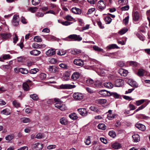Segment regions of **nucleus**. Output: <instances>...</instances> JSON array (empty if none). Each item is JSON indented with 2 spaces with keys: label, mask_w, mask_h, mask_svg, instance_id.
<instances>
[{
  "label": "nucleus",
  "mask_w": 150,
  "mask_h": 150,
  "mask_svg": "<svg viewBox=\"0 0 150 150\" xmlns=\"http://www.w3.org/2000/svg\"><path fill=\"white\" fill-rule=\"evenodd\" d=\"M54 100L55 102H57L54 104L55 107L62 111H64L66 109V107L65 105L62 104V102L60 99L55 98L54 99Z\"/></svg>",
  "instance_id": "f257e3e1"
},
{
  "label": "nucleus",
  "mask_w": 150,
  "mask_h": 150,
  "mask_svg": "<svg viewBox=\"0 0 150 150\" xmlns=\"http://www.w3.org/2000/svg\"><path fill=\"white\" fill-rule=\"evenodd\" d=\"M43 147V144L38 142L33 144L31 148L33 150H41Z\"/></svg>",
  "instance_id": "f03ea898"
},
{
  "label": "nucleus",
  "mask_w": 150,
  "mask_h": 150,
  "mask_svg": "<svg viewBox=\"0 0 150 150\" xmlns=\"http://www.w3.org/2000/svg\"><path fill=\"white\" fill-rule=\"evenodd\" d=\"M59 88L62 89H69L75 88L76 86L70 84H62L59 86Z\"/></svg>",
  "instance_id": "7ed1b4c3"
},
{
  "label": "nucleus",
  "mask_w": 150,
  "mask_h": 150,
  "mask_svg": "<svg viewBox=\"0 0 150 150\" xmlns=\"http://www.w3.org/2000/svg\"><path fill=\"white\" fill-rule=\"evenodd\" d=\"M19 18L18 16L15 15L13 16L12 21V25L14 26H17L19 24Z\"/></svg>",
  "instance_id": "20e7f679"
},
{
  "label": "nucleus",
  "mask_w": 150,
  "mask_h": 150,
  "mask_svg": "<svg viewBox=\"0 0 150 150\" xmlns=\"http://www.w3.org/2000/svg\"><path fill=\"white\" fill-rule=\"evenodd\" d=\"M68 38L74 41H80L82 40V38L79 35H69Z\"/></svg>",
  "instance_id": "39448f33"
},
{
  "label": "nucleus",
  "mask_w": 150,
  "mask_h": 150,
  "mask_svg": "<svg viewBox=\"0 0 150 150\" xmlns=\"http://www.w3.org/2000/svg\"><path fill=\"white\" fill-rule=\"evenodd\" d=\"M73 97L75 99L79 100L83 98V95L81 93H75L73 94Z\"/></svg>",
  "instance_id": "423d86ee"
},
{
  "label": "nucleus",
  "mask_w": 150,
  "mask_h": 150,
  "mask_svg": "<svg viewBox=\"0 0 150 150\" xmlns=\"http://www.w3.org/2000/svg\"><path fill=\"white\" fill-rule=\"evenodd\" d=\"M73 62L75 65L81 67L84 65V61L80 59H76L74 60Z\"/></svg>",
  "instance_id": "0eeeda50"
},
{
  "label": "nucleus",
  "mask_w": 150,
  "mask_h": 150,
  "mask_svg": "<svg viewBox=\"0 0 150 150\" xmlns=\"http://www.w3.org/2000/svg\"><path fill=\"white\" fill-rule=\"evenodd\" d=\"M124 81L122 79H119L116 80L114 83L115 86L117 87H120L124 84Z\"/></svg>",
  "instance_id": "6e6552de"
},
{
  "label": "nucleus",
  "mask_w": 150,
  "mask_h": 150,
  "mask_svg": "<svg viewBox=\"0 0 150 150\" xmlns=\"http://www.w3.org/2000/svg\"><path fill=\"white\" fill-rule=\"evenodd\" d=\"M80 115L83 116H86L88 115V111L85 108L79 109L77 110Z\"/></svg>",
  "instance_id": "1a4fd4ad"
},
{
  "label": "nucleus",
  "mask_w": 150,
  "mask_h": 150,
  "mask_svg": "<svg viewBox=\"0 0 150 150\" xmlns=\"http://www.w3.org/2000/svg\"><path fill=\"white\" fill-rule=\"evenodd\" d=\"M97 6L99 9L102 11L105 8L106 6L103 1L100 0L98 3Z\"/></svg>",
  "instance_id": "9d476101"
},
{
  "label": "nucleus",
  "mask_w": 150,
  "mask_h": 150,
  "mask_svg": "<svg viewBox=\"0 0 150 150\" xmlns=\"http://www.w3.org/2000/svg\"><path fill=\"white\" fill-rule=\"evenodd\" d=\"M80 76V74L78 72H75L72 74L71 76V79L73 81H76L79 79Z\"/></svg>",
  "instance_id": "9b49d317"
},
{
  "label": "nucleus",
  "mask_w": 150,
  "mask_h": 150,
  "mask_svg": "<svg viewBox=\"0 0 150 150\" xmlns=\"http://www.w3.org/2000/svg\"><path fill=\"white\" fill-rule=\"evenodd\" d=\"M99 93L100 95L104 96H110V92L105 90L100 91Z\"/></svg>",
  "instance_id": "f8f14e48"
},
{
  "label": "nucleus",
  "mask_w": 150,
  "mask_h": 150,
  "mask_svg": "<svg viewBox=\"0 0 150 150\" xmlns=\"http://www.w3.org/2000/svg\"><path fill=\"white\" fill-rule=\"evenodd\" d=\"M128 82L129 85L132 87L135 88L138 87V84L137 82L132 79H129L128 80Z\"/></svg>",
  "instance_id": "ddd939ff"
},
{
  "label": "nucleus",
  "mask_w": 150,
  "mask_h": 150,
  "mask_svg": "<svg viewBox=\"0 0 150 150\" xmlns=\"http://www.w3.org/2000/svg\"><path fill=\"white\" fill-rule=\"evenodd\" d=\"M49 71L51 73H55L58 71V68L55 66H50L49 68Z\"/></svg>",
  "instance_id": "4468645a"
},
{
  "label": "nucleus",
  "mask_w": 150,
  "mask_h": 150,
  "mask_svg": "<svg viewBox=\"0 0 150 150\" xmlns=\"http://www.w3.org/2000/svg\"><path fill=\"white\" fill-rule=\"evenodd\" d=\"M139 17V13L137 11L134 12L133 13V20L136 21L138 20Z\"/></svg>",
  "instance_id": "2eb2a0df"
},
{
  "label": "nucleus",
  "mask_w": 150,
  "mask_h": 150,
  "mask_svg": "<svg viewBox=\"0 0 150 150\" xmlns=\"http://www.w3.org/2000/svg\"><path fill=\"white\" fill-rule=\"evenodd\" d=\"M55 54V51L54 49L51 48L47 51L46 53V54L48 56H51Z\"/></svg>",
  "instance_id": "dca6fc26"
},
{
  "label": "nucleus",
  "mask_w": 150,
  "mask_h": 150,
  "mask_svg": "<svg viewBox=\"0 0 150 150\" xmlns=\"http://www.w3.org/2000/svg\"><path fill=\"white\" fill-rule=\"evenodd\" d=\"M30 54L35 56H37L39 55L40 53V51L37 50H34L30 52Z\"/></svg>",
  "instance_id": "f3484780"
},
{
  "label": "nucleus",
  "mask_w": 150,
  "mask_h": 150,
  "mask_svg": "<svg viewBox=\"0 0 150 150\" xmlns=\"http://www.w3.org/2000/svg\"><path fill=\"white\" fill-rule=\"evenodd\" d=\"M135 126L139 129L142 131H144L146 129L145 126L144 125L141 124H137L135 125Z\"/></svg>",
  "instance_id": "a211bd4d"
},
{
  "label": "nucleus",
  "mask_w": 150,
  "mask_h": 150,
  "mask_svg": "<svg viewBox=\"0 0 150 150\" xmlns=\"http://www.w3.org/2000/svg\"><path fill=\"white\" fill-rule=\"evenodd\" d=\"M119 72L121 76H126L128 73L127 70L122 69H119Z\"/></svg>",
  "instance_id": "6ab92c4d"
},
{
  "label": "nucleus",
  "mask_w": 150,
  "mask_h": 150,
  "mask_svg": "<svg viewBox=\"0 0 150 150\" xmlns=\"http://www.w3.org/2000/svg\"><path fill=\"white\" fill-rule=\"evenodd\" d=\"M1 36L3 39H6L10 38L11 36V34L10 33H2Z\"/></svg>",
  "instance_id": "aec40b11"
},
{
  "label": "nucleus",
  "mask_w": 150,
  "mask_h": 150,
  "mask_svg": "<svg viewBox=\"0 0 150 150\" xmlns=\"http://www.w3.org/2000/svg\"><path fill=\"white\" fill-rule=\"evenodd\" d=\"M60 122L62 125H66L68 124V121L67 119L64 117L61 118L59 120Z\"/></svg>",
  "instance_id": "412c9836"
},
{
  "label": "nucleus",
  "mask_w": 150,
  "mask_h": 150,
  "mask_svg": "<svg viewBox=\"0 0 150 150\" xmlns=\"http://www.w3.org/2000/svg\"><path fill=\"white\" fill-rule=\"evenodd\" d=\"M145 72V71L144 69H140L138 70L137 74L139 76L141 77L144 75Z\"/></svg>",
  "instance_id": "4be33fe9"
},
{
  "label": "nucleus",
  "mask_w": 150,
  "mask_h": 150,
  "mask_svg": "<svg viewBox=\"0 0 150 150\" xmlns=\"http://www.w3.org/2000/svg\"><path fill=\"white\" fill-rule=\"evenodd\" d=\"M132 137L134 142H138L140 140V137L138 134H134L132 135Z\"/></svg>",
  "instance_id": "5701e85b"
},
{
  "label": "nucleus",
  "mask_w": 150,
  "mask_h": 150,
  "mask_svg": "<svg viewBox=\"0 0 150 150\" xmlns=\"http://www.w3.org/2000/svg\"><path fill=\"white\" fill-rule=\"evenodd\" d=\"M104 85L105 87L109 88H111L113 86V84L110 82H105L104 83Z\"/></svg>",
  "instance_id": "b1692460"
},
{
  "label": "nucleus",
  "mask_w": 150,
  "mask_h": 150,
  "mask_svg": "<svg viewBox=\"0 0 150 150\" xmlns=\"http://www.w3.org/2000/svg\"><path fill=\"white\" fill-rule=\"evenodd\" d=\"M21 122L24 123H27L31 122V120L29 118L27 117H23L21 118Z\"/></svg>",
  "instance_id": "393cba45"
},
{
  "label": "nucleus",
  "mask_w": 150,
  "mask_h": 150,
  "mask_svg": "<svg viewBox=\"0 0 150 150\" xmlns=\"http://www.w3.org/2000/svg\"><path fill=\"white\" fill-rule=\"evenodd\" d=\"M112 147L115 149H118L120 148L121 145L119 143L116 142L112 144Z\"/></svg>",
  "instance_id": "a878e982"
},
{
  "label": "nucleus",
  "mask_w": 150,
  "mask_h": 150,
  "mask_svg": "<svg viewBox=\"0 0 150 150\" xmlns=\"http://www.w3.org/2000/svg\"><path fill=\"white\" fill-rule=\"evenodd\" d=\"M81 51L80 50L76 49L72 50L71 51V53L73 54H78L81 53Z\"/></svg>",
  "instance_id": "bb28decb"
},
{
  "label": "nucleus",
  "mask_w": 150,
  "mask_h": 150,
  "mask_svg": "<svg viewBox=\"0 0 150 150\" xmlns=\"http://www.w3.org/2000/svg\"><path fill=\"white\" fill-rule=\"evenodd\" d=\"M1 114L6 115H8L10 114L11 112L9 110L7 109H5L3 110L1 112Z\"/></svg>",
  "instance_id": "cd10ccee"
},
{
  "label": "nucleus",
  "mask_w": 150,
  "mask_h": 150,
  "mask_svg": "<svg viewBox=\"0 0 150 150\" xmlns=\"http://www.w3.org/2000/svg\"><path fill=\"white\" fill-rule=\"evenodd\" d=\"M107 48L109 50L115 48L119 49V47L115 44H112L107 46Z\"/></svg>",
  "instance_id": "c85d7f7f"
},
{
  "label": "nucleus",
  "mask_w": 150,
  "mask_h": 150,
  "mask_svg": "<svg viewBox=\"0 0 150 150\" xmlns=\"http://www.w3.org/2000/svg\"><path fill=\"white\" fill-rule=\"evenodd\" d=\"M69 117L71 119L73 120H75L78 117L75 113H71L69 115Z\"/></svg>",
  "instance_id": "c756f323"
},
{
  "label": "nucleus",
  "mask_w": 150,
  "mask_h": 150,
  "mask_svg": "<svg viewBox=\"0 0 150 150\" xmlns=\"http://www.w3.org/2000/svg\"><path fill=\"white\" fill-rule=\"evenodd\" d=\"M18 71L23 74H26L28 73V71L26 69L20 68L18 69Z\"/></svg>",
  "instance_id": "7c9ffc66"
},
{
  "label": "nucleus",
  "mask_w": 150,
  "mask_h": 150,
  "mask_svg": "<svg viewBox=\"0 0 150 150\" xmlns=\"http://www.w3.org/2000/svg\"><path fill=\"white\" fill-rule=\"evenodd\" d=\"M108 135L111 137L114 138L116 136L115 132L113 131H110L109 132Z\"/></svg>",
  "instance_id": "2f4dec72"
},
{
  "label": "nucleus",
  "mask_w": 150,
  "mask_h": 150,
  "mask_svg": "<svg viewBox=\"0 0 150 150\" xmlns=\"http://www.w3.org/2000/svg\"><path fill=\"white\" fill-rule=\"evenodd\" d=\"M30 97L32 98L33 100H37L38 99V96L36 94H34L30 95Z\"/></svg>",
  "instance_id": "473e14b6"
},
{
  "label": "nucleus",
  "mask_w": 150,
  "mask_h": 150,
  "mask_svg": "<svg viewBox=\"0 0 150 150\" xmlns=\"http://www.w3.org/2000/svg\"><path fill=\"white\" fill-rule=\"evenodd\" d=\"M98 127L99 129L103 130H105L106 129V126L103 123L99 124L98 126Z\"/></svg>",
  "instance_id": "72a5a7b5"
},
{
  "label": "nucleus",
  "mask_w": 150,
  "mask_h": 150,
  "mask_svg": "<svg viewBox=\"0 0 150 150\" xmlns=\"http://www.w3.org/2000/svg\"><path fill=\"white\" fill-rule=\"evenodd\" d=\"M66 53V51L62 49L58 50L57 52V54L58 55L62 56L64 55Z\"/></svg>",
  "instance_id": "f704fd0d"
},
{
  "label": "nucleus",
  "mask_w": 150,
  "mask_h": 150,
  "mask_svg": "<svg viewBox=\"0 0 150 150\" xmlns=\"http://www.w3.org/2000/svg\"><path fill=\"white\" fill-rule=\"evenodd\" d=\"M115 114H109L107 115V118L109 120H111L112 119L115 118V117L116 116Z\"/></svg>",
  "instance_id": "c9c22d12"
},
{
  "label": "nucleus",
  "mask_w": 150,
  "mask_h": 150,
  "mask_svg": "<svg viewBox=\"0 0 150 150\" xmlns=\"http://www.w3.org/2000/svg\"><path fill=\"white\" fill-rule=\"evenodd\" d=\"M23 89L25 91H28L29 89V87L26 83H24L23 84Z\"/></svg>",
  "instance_id": "e433bc0d"
},
{
  "label": "nucleus",
  "mask_w": 150,
  "mask_h": 150,
  "mask_svg": "<svg viewBox=\"0 0 150 150\" xmlns=\"http://www.w3.org/2000/svg\"><path fill=\"white\" fill-rule=\"evenodd\" d=\"M14 138V136L13 134L9 135L5 137L6 139L9 142L10 141L12 140Z\"/></svg>",
  "instance_id": "4c0bfd02"
},
{
  "label": "nucleus",
  "mask_w": 150,
  "mask_h": 150,
  "mask_svg": "<svg viewBox=\"0 0 150 150\" xmlns=\"http://www.w3.org/2000/svg\"><path fill=\"white\" fill-rule=\"evenodd\" d=\"M128 30L127 28H123L119 32V33L120 35H122L127 32Z\"/></svg>",
  "instance_id": "58836bf2"
},
{
  "label": "nucleus",
  "mask_w": 150,
  "mask_h": 150,
  "mask_svg": "<svg viewBox=\"0 0 150 150\" xmlns=\"http://www.w3.org/2000/svg\"><path fill=\"white\" fill-rule=\"evenodd\" d=\"M105 22L106 24L110 23L112 21V19L109 16L106 17L104 19Z\"/></svg>",
  "instance_id": "ea45409f"
},
{
  "label": "nucleus",
  "mask_w": 150,
  "mask_h": 150,
  "mask_svg": "<svg viewBox=\"0 0 150 150\" xmlns=\"http://www.w3.org/2000/svg\"><path fill=\"white\" fill-rule=\"evenodd\" d=\"M38 71V69L37 68H34L31 69L29 73L31 74H35Z\"/></svg>",
  "instance_id": "a19ab883"
},
{
  "label": "nucleus",
  "mask_w": 150,
  "mask_h": 150,
  "mask_svg": "<svg viewBox=\"0 0 150 150\" xmlns=\"http://www.w3.org/2000/svg\"><path fill=\"white\" fill-rule=\"evenodd\" d=\"M33 39L35 41L38 42H40L42 41V39L40 37L38 36H35Z\"/></svg>",
  "instance_id": "79ce46f5"
},
{
  "label": "nucleus",
  "mask_w": 150,
  "mask_h": 150,
  "mask_svg": "<svg viewBox=\"0 0 150 150\" xmlns=\"http://www.w3.org/2000/svg\"><path fill=\"white\" fill-rule=\"evenodd\" d=\"M119 3L122 5L127 4L128 3L127 0H119Z\"/></svg>",
  "instance_id": "37998d69"
},
{
  "label": "nucleus",
  "mask_w": 150,
  "mask_h": 150,
  "mask_svg": "<svg viewBox=\"0 0 150 150\" xmlns=\"http://www.w3.org/2000/svg\"><path fill=\"white\" fill-rule=\"evenodd\" d=\"M145 100L142 99L140 100H137L136 101L135 104L137 106H139L144 102Z\"/></svg>",
  "instance_id": "c03bdc74"
},
{
  "label": "nucleus",
  "mask_w": 150,
  "mask_h": 150,
  "mask_svg": "<svg viewBox=\"0 0 150 150\" xmlns=\"http://www.w3.org/2000/svg\"><path fill=\"white\" fill-rule=\"evenodd\" d=\"M86 83L89 84L91 85L94 83V81L91 79H89L86 80Z\"/></svg>",
  "instance_id": "a18cd8bd"
},
{
  "label": "nucleus",
  "mask_w": 150,
  "mask_h": 150,
  "mask_svg": "<svg viewBox=\"0 0 150 150\" xmlns=\"http://www.w3.org/2000/svg\"><path fill=\"white\" fill-rule=\"evenodd\" d=\"M89 109L91 111L97 112L98 111V109L97 107H95L94 106H92L90 107Z\"/></svg>",
  "instance_id": "49530a36"
},
{
  "label": "nucleus",
  "mask_w": 150,
  "mask_h": 150,
  "mask_svg": "<svg viewBox=\"0 0 150 150\" xmlns=\"http://www.w3.org/2000/svg\"><path fill=\"white\" fill-rule=\"evenodd\" d=\"M106 102V100L104 99H99L98 100V103L100 104H101L105 103Z\"/></svg>",
  "instance_id": "de8ad7c7"
},
{
  "label": "nucleus",
  "mask_w": 150,
  "mask_h": 150,
  "mask_svg": "<svg viewBox=\"0 0 150 150\" xmlns=\"http://www.w3.org/2000/svg\"><path fill=\"white\" fill-rule=\"evenodd\" d=\"M40 45L37 43H34L32 45V47L34 49L40 48Z\"/></svg>",
  "instance_id": "09e8293b"
},
{
  "label": "nucleus",
  "mask_w": 150,
  "mask_h": 150,
  "mask_svg": "<svg viewBox=\"0 0 150 150\" xmlns=\"http://www.w3.org/2000/svg\"><path fill=\"white\" fill-rule=\"evenodd\" d=\"M93 49L95 51H103V49H102L98 46H94L93 47Z\"/></svg>",
  "instance_id": "8fccbe9b"
},
{
  "label": "nucleus",
  "mask_w": 150,
  "mask_h": 150,
  "mask_svg": "<svg viewBox=\"0 0 150 150\" xmlns=\"http://www.w3.org/2000/svg\"><path fill=\"white\" fill-rule=\"evenodd\" d=\"M13 105L16 108H18L20 107V104L16 100L13 101Z\"/></svg>",
  "instance_id": "3c124183"
},
{
  "label": "nucleus",
  "mask_w": 150,
  "mask_h": 150,
  "mask_svg": "<svg viewBox=\"0 0 150 150\" xmlns=\"http://www.w3.org/2000/svg\"><path fill=\"white\" fill-rule=\"evenodd\" d=\"M61 23L63 25L67 26L71 24V23H72L69 22L67 21H66L64 22H61Z\"/></svg>",
  "instance_id": "603ef678"
},
{
  "label": "nucleus",
  "mask_w": 150,
  "mask_h": 150,
  "mask_svg": "<svg viewBox=\"0 0 150 150\" xmlns=\"http://www.w3.org/2000/svg\"><path fill=\"white\" fill-rule=\"evenodd\" d=\"M124 63L122 61H119L117 62V65L120 67H122L124 66Z\"/></svg>",
  "instance_id": "864d4df0"
},
{
  "label": "nucleus",
  "mask_w": 150,
  "mask_h": 150,
  "mask_svg": "<svg viewBox=\"0 0 150 150\" xmlns=\"http://www.w3.org/2000/svg\"><path fill=\"white\" fill-rule=\"evenodd\" d=\"M40 2V0H32V4L36 6Z\"/></svg>",
  "instance_id": "5fc2aeb1"
},
{
  "label": "nucleus",
  "mask_w": 150,
  "mask_h": 150,
  "mask_svg": "<svg viewBox=\"0 0 150 150\" xmlns=\"http://www.w3.org/2000/svg\"><path fill=\"white\" fill-rule=\"evenodd\" d=\"M56 146L55 145H50L47 146V149H54L56 148Z\"/></svg>",
  "instance_id": "6e6d98bb"
},
{
  "label": "nucleus",
  "mask_w": 150,
  "mask_h": 150,
  "mask_svg": "<svg viewBox=\"0 0 150 150\" xmlns=\"http://www.w3.org/2000/svg\"><path fill=\"white\" fill-rule=\"evenodd\" d=\"M46 75L44 73L41 74L39 76L41 80H44L46 78Z\"/></svg>",
  "instance_id": "4d7b16f0"
},
{
  "label": "nucleus",
  "mask_w": 150,
  "mask_h": 150,
  "mask_svg": "<svg viewBox=\"0 0 150 150\" xmlns=\"http://www.w3.org/2000/svg\"><path fill=\"white\" fill-rule=\"evenodd\" d=\"M38 8L36 7H30V8L29 10L32 13H34L37 11Z\"/></svg>",
  "instance_id": "13d9d810"
},
{
  "label": "nucleus",
  "mask_w": 150,
  "mask_h": 150,
  "mask_svg": "<svg viewBox=\"0 0 150 150\" xmlns=\"http://www.w3.org/2000/svg\"><path fill=\"white\" fill-rule=\"evenodd\" d=\"M129 8V6L128 5H126L121 8V9L122 11H125L128 10Z\"/></svg>",
  "instance_id": "bf43d9fd"
},
{
  "label": "nucleus",
  "mask_w": 150,
  "mask_h": 150,
  "mask_svg": "<svg viewBox=\"0 0 150 150\" xmlns=\"http://www.w3.org/2000/svg\"><path fill=\"white\" fill-rule=\"evenodd\" d=\"M11 56L9 54H4L3 56V59L4 60L9 59H10Z\"/></svg>",
  "instance_id": "052dcab7"
},
{
  "label": "nucleus",
  "mask_w": 150,
  "mask_h": 150,
  "mask_svg": "<svg viewBox=\"0 0 150 150\" xmlns=\"http://www.w3.org/2000/svg\"><path fill=\"white\" fill-rule=\"evenodd\" d=\"M129 16H127L123 20L124 23L126 25L128 23Z\"/></svg>",
  "instance_id": "680f3d73"
},
{
  "label": "nucleus",
  "mask_w": 150,
  "mask_h": 150,
  "mask_svg": "<svg viewBox=\"0 0 150 150\" xmlns=\"http://www.w3.org/2000/svg\"><path fill=\"white\" fill-rule=\"evenodd\" d=\"M44 137V135L42 134L38 133L36 135V138L37 139H40L43 138Z\"/></svg>",
  "instance_id": "e2e57ef3"
},
{
  "label": "nucleus",
  "mask_w": 150,
  "mask_h": 150,
  "mask_svg": "<svg viewBox=\"0 0 150 150\" xmlns=\"http://www.w3.org/2000/svg\"><path fill=\"white\" fill-rule=\"evenodd\" d=\"M110 96H112L114 98H118L119 97V95L116 93H110Z\"/></svg>",
  "instance_id": "0e129e2a"
},
{
  "label": "nucleus",
  "mask_w": 150,
  "mask_h": 150,
  "mask_svg": "<svg viewBox=\"0 0 150 150\" xmlns=\"http://www.w3.org/2000/svg\"><path fill=\"white\" fill-rule=\"evenodd\" d=\"M65 18L67 20L69 21H71L72 20H75L71 16L69 15H68L66 16L65 17Z\"/></svg>",
  "instance_id": "69168bd1"
},
{
  "label": "nucleus",
  "mask_w": 150,
  "mask_h": 150,
  "mask_svg": "<svg viewBox=\"0 0 150 150\" xmlns=\"http://www.w3.org/2000/svg\"><path fill=\"white\" fill-rule=\"evenodd\" d=\"M94 83V85L96 87H100L101 86V83L98 81H96Z\"/></svg>",
  "instance_id": "338daca9"
},
{
  "label": "nucleus",
  "mask_w": 150,
  "mask_h": 150,
  "mask_svg": "<svg viewBox=\"0 0 150 150\" xmlns=\"http://www.w3.org/2000/svg\"><path fill=\"white\" fill-rule=\"evenodd\" d=\"M95 10V9L94 8H92L89 9L87 13V14H91Z\"/></svg>",
  "instance_id": "774afa93"
}]
</instances>
